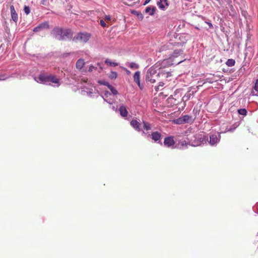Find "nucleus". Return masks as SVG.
I'll list each match as a JSON object with an SVG mask.
<instances>
[{"instance_id":"f257e3e1","label":"nucleus","mask_w":258,"mask_h":258,"mask_svg":"<svg viewBox=\"0 0 258 258\" xmlns=\"http://www.w3.org/2000/svg\"><path fill=\"white\" fill-rule=\"evenodd\" d=\"M51 34L54 38L59 40H70L73 36V33L71 30L60 28H54Z\"/></svg>"},{"instance_id":"f03ea898","label":"nucleus","mask_w":258,"mask_h":258,"mask_svg":"<svg viewBox=\"0 0 258 258\" xmlns=\"http://www.w3.org/2000/svg\"><path fill=\"white\" fill-rule=\"evenodd\" d=\"M82 89V94L84 95H87L90 97L97 96L98 91L93 86V85L88 82V79L86 78H82L81 80Z\"/></svg>"},{"instance_id":"7ed1b4c3","label":"nucleus","mask_w":258,"mask_h":258,"mask_svg":"<svg viewBox=\"0 0 258 258\" xmlns=\"http://www.w3.org/2000/svg\"><path fill=\"white\" fill-rule=\"evenodd\" d=\"M34 80L39 83L43 84H50L54 83V86L58 87L60 85L59 80L54 76L45 73L40 74L38 77H35Z\"/></svg>"},{"instance_id":"20e7f679","label":"nucleus","mask_w":258,"mask_h":258,"mask_svg":"<svg viewBox=\"0 0 258 258\" xmlns=\"http://www.w3.org/2000/svg\"><path fill=\"white\" fill-rule=\"evenodd\" d=\"M187 140L192 146H198L206 143L208 138L203 134H196L192 137H187Z\"/></svg>"},{"instance_id":"39448f33","label":"nucleus","mask_w":258,"mask_h":258,"mask_svg":"<svg viewBox=\"0 0 258 258\" xmlns=\"http://www.w3.org/2000/svg\"><path fill=\"white\" fill-rule=\"evenodd\" d=\"M159 77V73L157 72L154 67H151L148 69L146 75V81L147 83L153 84L156 82Z\"/></svg>"},{"instance_id":"423d86ee","label":"nucleus","mask_w":258,"mask_h":258,"mask_svg":"<svg viewBox=\"0 0 258 258\" xmlns=\"http://www.w3.org/2000/svg\"><path fill=\"white\" fill-rule=\"evenodd\" d=\"M181 54H182V51L181 50H174L173 54L168 59L164 60V63L170 62V65L178 64L180 63L182 61L181 59L177 60L174 59L177 58Z\"/></svg>"},{"instance_id":"0eeeda50","label":"nucleus","mask_w":258,"mask_h":258,"mask_svg":"<svg viewBox=\"0 0 258 258\" xmlns=\"http://www.w3.org/2000/svg\"><path fill=\"white\" fill-rule=\"evenodd\" d=\"M90 34L88 33H79L73 38V40L76 42H80L82 43L87 42L90 38Z\"/></svg>"},{"instance_id":"6e6552de","label":"nucleus","mask_w":258,"mask_h":258,"mask_svg":"<svg viewBox=\"0 0 258 258\" xmlns=\"http://www.w3.org/2000/svg\"><path fill=\"white\" fill-rule=\"evenodd\" d=\"M222 132L217 134H214L210 136V141L209 142L210 145L213 146L217 145V143H219L221 139L220 134Z\"/></svg>"},{"instance_id":"1a4fd4ad","label":"nucleus","mask_w":258,"mask_h":258,"mask_svg":"<svg viewBox=\"0 0 258 258\" xmlns=\"http://www.w3.org/2000/svg\"><path fill=\"white\" fill-rule=\"evenodd\" d=\"M108 91H105L103 98L106 102L110 104H113L115 101V98Z\"/></svg>"},{"instance_id":"9d476101","label":"nucleus","mask_w":258,"mask_h":258,"mask_svg":"<svg viewBox=\"0 0 258 258\" xmlns=\"http://www.w3.org/2000/svg\"><path fill=\"white\" fill-rule=\"evenodd\" d=\"M191 117L188 115H185L180 117L176 120L177 124H184L188 122L191 120Z\"/></svg>"},{"instance_id":"9b49d317","label":"nucleus","mask_w":258,"mask_h":258,"mask_svg":"<svg viewBox=\"0 0 258 258\" xmlns=\"http://www.w3.org/2000/svg\"><path fill=\"white\" fill-rule=\"evenodd\" d=\"M174 144L175 142L173 140V137H166L164 139V144L165 146L167 147H171L172 148H174Z\"/></svg>"},{"instance_id":"f8f14e48","label":"nucleus","mask_w":258,"mask_h":258,"mask_svg":"<svg viewBox=\"0 0 258 258\" xmlns=\"http://www.w3.org/2000/svg\"><path fill=\"white\" fill-rule=\"evenodd\" d=\"M151 138L154 142H156L162 144V143L161 142V135L160 133L158 132H153L151 134Z\"/></svg>"},{"instance_id":"ddd939ff","label":"nucleus","mask_w":258,"mask_h":258,"mask_svg":"<svg viewBox=\"0 0 258 258\" xmlns=\"http://www.w3.org/2000/svg\"><path fill=\"white\" fill-rule=\"evenodd\" d=\"M10 11H11V17H12V20L14 22H17L18 20V14L15 10V8H14V6L12 5L10 7Z\"/></svg>"},{"instance_id":"4468645a","label":"nucleus","mask_w":258,"mask_h":258,"mask_svg":"<svg viewBox=\"0 0 258 258\" xmlns=\"http://www.w3.org/2000/svg\"><path fill=\"white\" fill-rule=\"evenodd\" d=\"M48 27H49V25L47 23H46V22L40 24L39 25L36 27L35 28H34L33 29V31L36 32H39L45 28L48 29Z\"/></svg>"},{"instance_id":"2eb2a0df","label":"nucleus","mask_w":258,"mask_h":258,"mask_svg":"<svg viewBox=\"0 0 258 258\" xmlns=\"http://www.w3.org/2000/svg\"><path fill=\"white\" fill-rule=\"evenodd\" d=\"M157 6L160 9L164 10L168 6L167 0H159L157 2Z\"/></svg>"},{"instance_id":"dca6fc26","label":"nucleus","mask_w":258,"mask_h":258,"mask_svg":"<svg viewBox=\"0 0 258 258\" xmlns=\"http://www.w3.org/2000/svg\"><path fill=\"white\" fill-rule=\"evenodd\" d=\"M131 125L136 131H141V124L137 120H132L131 121Z\"/></svg>"},{"instance_id":"f3484780","label":"nucleus","mask_w":258,"mask_h":258,"mask_svg":"<svg viewBox=\"0 0 258 258\" xmlns=\"http://www.w3.org/2000/svg\"><path fill=\"white\" fill-rule=\"evenodd\" d=\"M119 111L121 116L124 117L127 116L128 112L127 111L126 107L124 105H121L120 106Z\"/></svg>"},{"instance_id":"a211bd4d","label":"nucleus","mask_w":258,"mask_h":258,"mask_svg":"<svg viewBox=\"0 0 258 258\" xmlns=\"http://www.w3.org/2000/svg\"><path fill=\"white\" fill-rule=\"evenodd\" d=\"M156 10V8L154 6H150L148 7L145 9V12L146 13L149 14L150 16L154 15L155 11Z\"/></svg>"},{"instance_id":"6ab92c4d","label":"nucleus","mask_w":258,"mask_h":258,"mask_svg":"<svg viewBox=\"0 0 258 258\" xmlns=\"http://www.w3.org/2000/svg\"><path fill=\"white\" fill-rule=\"evenodd\" d=\"M134 80L135 82H136L138 85V86L141 87L140 84V73L139 71L136 72L134 75Z\"/></svg>"},{"instance_id":"aec40b11","label":"nucleus","mask_w":258,"mask_h":258,"mask_svg":"<svg viewBox=\"0 0 258 258\" xmlns=\"http://www.w3.org/2000/svg\"><path fill=\"white\" fill-rule=\"evenodd\" d=\"M252 95L258 96V79L256 81L253 88L251 91Z\"/></svg>"},{"instance_id":"412c9836","label":"nucleus","mask_w":258,"mask_h":258,"mask_svg":"<svg viewBox=\"0 0 258 258\" xmlns=\"http://www.w3.org/2000/svg\"><path fill=\"white\" fill-rule=\"evenodd\" d=\"M84 61L83 59H79L76 62V68L79 69H82L84 66Z\"/></svg>"},{"instance_id":"4be33fe9","label":"nucleus","mask_w":258,"mask_h":258,"mask_svg":"<svg viewBox=\"0 0 258 258\" xmlns=\"http://www.w3.org/2000/svg\"><path fill=\"white\" fill-rule=\"evenodd\" d=\"M105 63H106L108 66L111 67H115L118 66V63L117 62H113L109 59H106L105 61Z\"/></svg>"},{"instance_id":"5701e85b","label":"nucleus","mask_w":258,"mask_h":258,"mask_svg":"<svg viewBox=\"0 0 258 258\" xmlns=\"http://www.w3.org/2000/svg\"><path fill=\"white\" fill-rule=\"evenodd\" d=\"M235 63V61L233 59H228L226 62V65L230 67L234 66Z\"/></svg>"},{"instance_id":"b1692460","label":"nucleus","mask_w":258,"mask_h":258,"mask_svg":"<svg viewBox=\"0 0 258 258\" xmlns=\"http://www.w3.org/2000/svg\"><path fill=\"white\" fill-rule=\"evenodd\" d=\"M143 127L144 129L146 131H149L151 129V124L146 121H143Z\"/></svg>"},{"instance_id":"393cba45","label":"nucleus","mask_w":258,"mask_h":258,"mask_svg":"<svg viewBox=\"0 0 258 258\" xmlns=\"http://www.w3.org/2000/svg\"><path fill=\"white\" fill-rule=\"evenodd\" d=\"M108 88L110 89V90L111 92V94L113 95L112 96H114L118 94V91L111 85H110L108 87Z\"/></svg>"},{"instance_id":"a878e982","label":"nucleus","mask_w":258,"mask_h":258,"mask_svg":"<svg viewBox=\"0 0 258 258\" xmlns=\"http://www.w3.org/2000/svg\"><path fill=\"white\" fill-rule=\"evenodd\" d=\"M187 141H188L185 140L179 141V143L180 144V146L182 147V148L184 147H186L188 144L191 145V144L189 143V141L188 140Z\"/></svg>"},{"instance_id":"bb28decb","label":"nucleus","mask_w":258,"mask_h":258,"mask_svg":"<svg viewBox=\"0 0 258 258\" xmlns=\"http://www.w3.org/2000/svg\"><path fill=\"white\" fill-rule=\"evenodd\" d=\"M191 95V94L189 92H187L184 95V96L182 97V100L184 101H186L188 100L189 99Z\"/></svg>"},{"instance_id":"cd10ccee","label":"nucleus","mask_w":258,"mask_h":258,"mask_svg":"<svg viewBox=\"0 0 258 258\" xmlns=\"http://www.w3.org/2000/svg\"><path fill=\"white\" fill-rule=\"evenodd\" d=\"M117 73L115 72L112 71L110 72V73L109 75V77L111 80H114L117 77Z\"/></svg>"},{"instance_id":"c85d7f7f","label":"nucleus","mask_w":258,"mask_h":258,"mask_svg":"<svg viewBox=\"0 0 258 258\" xmlns=\"http://www.w3.org/2000/svg\"><path fill=\"white\" fill-rule=\"evenodd\" d=\"M128 66L131 68L134 69H138V68H139L138 64H137L135 62H131V63H130Z\"/></svg>"},{"instance_id":"c756f323","label":"nucleus","mask_w":258,"mask_h":258,"mask_svg":"<svg viewBox=\"0 0 258 258\" xmlns=\"http://www.w3.org/2000/svg\"><path fill=\"white\" fill-rule=\"evenodd\" d=\"M238 112L241 115H245L246 114L247 111L245 109L242 108L238 109Z\"/></svg>"},{"instance_id":"7c9ffc66","label":"nucleus","mask_w":258,"mask_h":258,"mask_svg":"<svg viewBox=\"0 0 258 258\" xmlns=\"http://www.w3.org/2000/svg\"><path fill=\"white\" fill-rule=\"evenodd\" d=\"M98 83L101 84V85H105L106 86H107V87L108 88V87L110 85L108 82L104 81V80H99L98 81Z\"/></svg>"},{"instance_id":"2f4dec72","label":"nucleus","mask_w":258,"mask_h":258,"mask_svg":"<svg viewBox=\"0 0 258 258\" xmlns=\"http://www.w3.org/2000/svg\"><path fill=\"white\" fill-rule=\"evenodd\" d=\"M24 11L26 15H28L30 13V9L29 7L25 6L24 8Z\"/></svg>"},{"instance_id":"473e14b6","label":"nucleus","mask_w":258,"mask_h":258,"mask_svg":"<svg viewBox=\"0 0 258 258\" xmlns=\"http://www.w3.org/2000/svg\"><path fill=\"white\" fill-rule=\"evenodd\" d=\"M132 13L136 14L138 16L139 19H140V20L143 19V16L142 14L139 13L138 12H137L136 11H133L132 12Z\"/></svg>"},{"instance_id":"72a5a7b5","label":"nucleus","mask_w":258,"mask_h":258,"mask_svg":"<svg viewBox=\"0 0 258 258\" xmlns=\"http://www.w3.org/2000/svg\"><path fill=\"white\" fill-rule=\"evenodd\" d=\"M164 83L163 82H160L158 86L155 87V90L158 91L159 90L160 87H162L164 86Z\"/></svg>"},{"instance_id":"f704fd0d","label":"nucleus","mask_w":258,"mask_h":258,"mask_svg":"<svg viewBox=\"0 0 258 258\" xmlns=\"http://www.w3.org/2000/svg\"><path fill=\"white\" fill-rule=\"evenodd\" d=\"M97 69V67H94L93 66H90L89 68V72H92L94 70H96Z\"/></svg>"},{"instance_id":"c9c22d12","label":"nucleus","mask_w":258,"mask_h":258,"mask_svg":"<svg viewBox=\"0 0 258 258\" xmlns=\"http://www.w3.org/2000/svg\"><path fill=\"white\" fill-rule=\"evenodd\" d=\"M8 77H6L5 75H0V81L5 80Z\"/></svg>"},{"instance_id":"e433bc0d","label":"nucleus","mask_w":258,"mask_h":258,"mask_svg":"<svg viewBox=\"0 0 258 258\" xmlns=\"http://www.w3.org/2000/svg\"><path fill=\"white\" fill-rule=\"evenodd\" d=\"M100 24L101 26H102L103 27H105L106 26V23L103 20H100Z\"/></svg>"},{"instance_id":"4c0bfd02","label":"nucleus","mask_w":258,"mask_h":258,"mask_svg":"<svg viewBox=\"0 0 258 258\" xmlns=\"http://www.w3.org/2000/svg\"><path fill=\"white\" fill-rule=\"evenodd\" d=\"M104 19L106 21H110L111 20V17L109 15H105Z\"/></svg>"},{"instance_id":"58836bf2","label":"nucleus","mask_w":258,"mask_h":258,"mask_svg":"<svg viewBox=\"0 0 258 258\" xmlns=\"http://www.w3.org/2000/svg\"><path fill=\"white\" fill-rule=\"evenodd\" d=\"M47 3V0H42L41 2V4L46 6Z\"/></svg>"},{"instance_id":"ea45409f","label":"nucleus","mask_w":258,"mask_h":258,"mask_svg":"<svg viewBox=\"0 0 258 258\" xmlns=\"http://www.w3.org/2000/svg\"><path fill=\"white\" fill-rule=\"evenodd\" d=\"M151 0H146L144 5H146V4H147L148 3H149L150 2Z\"/></svg>"},{"instance_id":"a19ab883","label":"nucleus","mask_w":258,"mask_h":258,"mask_svg":"<svg viewBox=\"0 0 258 258\" xmlns=\"http://www.w3.org/2000/svg\"><path fill=\"white\" fill-rule=\"evenodd\" d=\"M165 48H161V49H160L159 50V51L161 52V51H163V50H165Z\"/></svg>"},{"instance_id":"79ce46f5","label":"nucleus","mask_w":258,"mask_h":258,"mask_svg":"<svg viewBox=\"0 0 258 258\" xmlns=\"http://www.w3.org/2000/svg\"><path fill=\"white\" fill-rule=\"evenodd\" d=\"M208 24H209L210 27H212V24L211 23H208Z\"/></svg>"},{"instance_id":"37998d69","label":"nucleus","mask_w":258,"mask_h":258,"mask_svg":"<svg viewBox=\"0 0 258 258\" xmlns=\"http://www.w3.org/2000/svg\"><path fill=\"white\" fill-rule=\"evenodd\" d=\"M102 69H103L102 67H99V70H100L99 71V72H100V71L101 70H102Z\"/></svg>"},{"instance_id":"c03bdc74","label":"nucleus","mask_w":258,"mask_h":258,"mask_svg":"<svg viewBox=\"0 0 258 258\" xmlns=\"http://www.w3.org/2000/svg\"><path fill=\"white\" fill-rule=\"evenodd\" d=\"M112 109L116 110V109L115 108V107L114 106L112 107Z\"/></svg>"},{"instance_id":"a18cd8bd","label":"nucleus","mask_w":258,"mask_h":258,"mask_svg":"<svg viewBox=\"0 0 258 258\" xmlns=\"http://www.w3.org/2000/svg\"><path fill=\"white\" fill-rule=\"evenodd\" d=\"M230 130H226L224 132H227V131H229Z\"/></svg>"},{"instance_id":"49530a36","label":"nucleus","mask_w":258,"mask_h":258,"mask_svg":"<svg viewBox=\"0 0 258 258\" xmlns=\"http://www.w3.org/2000/svg\"><path fill=\"white\" fill-rule=\"evenodd\" d=\"M142 134H145L146 133H145V132L144 131H143V133Z\"/></svg>"}]
</instances>
